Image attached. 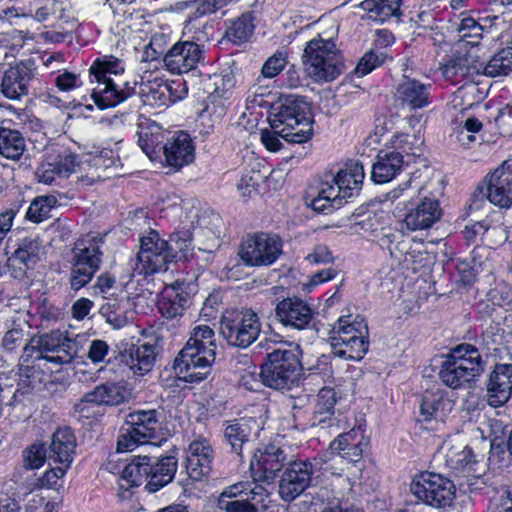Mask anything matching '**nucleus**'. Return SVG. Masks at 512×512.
Listing matches in <instances>:
<instances>
[{"label": "nucleus", "instance_id": "26", "mask_svg": "<svg viewBox=\"0 0 512 512\" xmlns=\"http://www.w3.org/2000/svg\"><path fill=\"white\" fill-rule=\"evenodd\" d=\"M512 396V364H496L486 384L487 402L492 407H500Z\"/></svg>", "mask_w": 512, "mask_h": 512}, {"label": "nucleus", "instance_id": "12", "mask_svg": "<svg viewBox=\"0 0 512 512\" xmlns=\"http://www.w3.org/2000/svg\"><path fill=\"white\" fill-rule=\"evenodd\" d=\"M410 491L418 502L436 509L450 507L456 496V487L450 479L428 471L413 477Z\"/></svg>", "mask_w": 512, "mask_h": 512}, {"label": "nucleus", "instance_id": "37", "mask_svg": "<svg viewBox=\"0 0 512 512\" xmlns=\"http://www.w3.org/2000/svg\"><path fill=\"white\" fill-rule=\"evenodd\" d=\"M178 461L174 456H165L160 459L152 457V471L150 480L145 489L154 493L172 482L177 471Z\"/></svg>", "mask_w": 512, "mask_h": 512}, {"label": "nucleus", "instance_id": "33", "mask_svg": "<svg viewBox=\"0 0 512 512\" xmlns=\"http://www.w3.org/2000/svg\"><path fill=\"white\" fill-rule=\"evenodd\" d=\"M76 438L68 427L57 429L51 439L48 450L49 464L64 465L70 467L74 459Z\"/></svg>", "mask_w": 512, "mask_h": 512}, {"label": "nucleus", "instance_id": "55", "mask_svg": "<svg viewBox=\"0 0 512 512\" xmlns=\"http://www.w3.org/2000/svg\"><path fill=\"white\" fill-rule=\"evenodd\" d=\"M287 64V52L278 50L263 64L261 74L264 78H274Z\"/></svg>", "mask_w": 512, "mask_h": 512}, {"label": "nucleus", "instance_id": "43", "mask_svg": "<svg viewBox=\"0 0 512 512\" xmlns=\"http://www.w3.org/2000/svg\"><path fill=\"white\" fill-rule=\"evenodd\" d=\"M477 75L503 77L512 72V48L502 49L484 63L476 58Z\"/></svg>", "mask_w": 512, "mask_h": 512}, {"label": "nucleus", "instance_id": "16", "mask_svg": "<svg viewBox=\"0 0 512 512\" xmlns=\"http://www.w3.org/2000/svg\"><path fill=\"white\" fill-rule=\"evenodd\" d=\"M204 40V33L198 32L191 41L175 43L163 57L166 69L172 73L182 74L195 71L200 64L204 65L205 51L200 44Z\"/></svg>", "mask_w": 512, "mask_h": 512}, {"label": "nucleus", "instance_id": "19", "mask_svg": "<svg viewBox=\"0 0 512 512\" xmlns=\"http://www.w3.org/2000/svg\"><path fill=\"white\" fill-rule=\"evenodd\" d=\"M214 450L210 441L201 436H196L186 450V472L191 480L200 481L212 471Z\"/></svg>", "mask_w": 512, "mask_h": 512}, {"label": "nucleus", "instance_id": "63", "mask_svg": "<svg viewBox=\"0 0 512 512\" xmlns=\"http://www.w3.org/2000/svg\"><path fill=\"white\" fill-rule=\"evenodd\" d=\"M261 179L260 172L250 171L247 174H243L237 184V189L243 197H250Z\"/></svg>", "mask_w": 512, "mask_h": 512}, {"label": "nucleus", "instance_id": "17", "mask_svg": "<svg viewBox=\"0 0 512 512\" xmlns=\"http://www.w3.org/2000/svg\"><path fill=\"white\" fill-rule=\"evenodd\" d=\"M314 464L306 460H290L279 481V496L285 502H292L300 496L312 482Z\"/></svg>", "mask_w": 512, "mask_h": 512}, {"label": "nucleus", "instance_id": "6", "mask_svg": "<svg viewBox=\"0 0 512 512\" xmlns=\"http://www.w3.org/2000/svg\"><path fill=\"white\" fill-rule=\"evenodd\" d=\"M484 371V361L477 347L462 343L450 350L439 372L441 381L452 389L474 382Z\"/></svg>", "mask_w": 512, "mask_h": 512}, {"label": "nucleus", "instance_id": "51", "mask_svg": "<svg viewBox=\"0 0 512 512\" xmlns=\"http://www.w3.org/2000/svg\"><path fill=\"white\" fill-rule=\"evenodd\" d=\"M159 130L158 125L153 124L146 128H141L138 132V144L149 157H151L153 153L162 150L160 149L162 146H160L161 133Z\"/></svg>", "mask_w": 512, "mask_h": 512}, {"label": "nucleus", "instance_id": "45", "mask_svg": "<svg viewBox=\"0 0 512 512\" xmlns=\"http://www.w3.org/2000/svg\"><path fill=\"white\" fill-rule=\"evenodd\" d=\"M235 83V77L231 71H223L210 75L206 89L210 95L209 98L211 102L214 103L218 99H230Z\"/></svg>", "mask_w": 512, "mask_h": 512}, {"label": "nucleus", "instance_id": "35", "mask_svg": "<svg viewBox=\"0 0 512 512\" xmlns=\"http://www.w3.org/2000/svg\"><path fill=\"white\" fill-rule=\"evenodd\" d=\"M16 126L10 119L0 122V155L13 161L19 160L26 150V139Z\"/></svg>", "mask_w": 512, "mask_h": 512}, {"label": "nucleus", "instance_id": "50", "mask_svg": "<svg viewBox=\"0 0 512 512\" xmlns=\"http://www.w3.org/2000/svg\"><path fill=\"white\" fill-rule=\"evenodd\" d=\"M57 199L52 195L36 197L26 211V218L34 223H40L49 217Z\"/></svg>", "mask_w": 512, "mask_h": 512}, {"label": "nucleus", "instance_id": "39", "mask_svg": "<svg viewBox=\"0 0 512 512\" xmlns=\"http://www.w3.org/2000/svg\"><path fill=\"white\" fill-rule=\"evenodd\" d=\"M404 163V156L400 152L380 153L372 165L371 179L378 184L389 182L400 172Z\"/></svg>", "mask_w": 512, "mask_h": 512}, {"label": "nucleus", "instance_id": "4", "mask_svg": "<svg viewBox=\"0 0 512 512\" xmlns=\"http://www.w3.org/2000/svg\"><path fill=\"white\" fill-rule=\"evenodd\" d=\"M365 177L364 166L358 160L345 164L330 181H322L318 194L311 201L313 210L330 213L340 208L351 197L358 195Z\"/></svg>", "mask_w": 512, "mask_h": 512}, {"label": "nucleus", "instance_id": "8", "mask_svg": "<svg viewBox=\"0 0 512 512\" xmlns=\"http://www.w3.org/2000/svg\"><path fill=\"white\" fill-rule=\"evenodd\" d=\"M303 367L298 355L290 349L278 348L267 354L261 365L262 383L275 390H290L298 385Z\"/></svg>", "mask_w": 512, "mask_h": 512}, {"label": "nucleus", "instance_id": "3", "mask_svg": "<svg viewBox=\"0 0 512 512\" xmlns=\"http://www.w3.org/2000/svg\"><path fill=\"white\" fill-rule=\"evenodd\" d=\"M338 28L331 32L319 33L306 43L302 62L306 74L315 82H331L346 69L341 51L337 48L334 36Z\"/></svg>", "mask_w": 512, "mask_h": 512}, {"label": "nucleus", "instance_id": "34", "mask_svg": "<svg viewBox=\"0 0 512 512\" xmlns=\"http://www.w3.org/2000/svg\"><path fill=\"white\" fill-rule=\"evenodd\" d=\"M250 496L238 500H225L218 497L217 507L223 512H259L267 508L268 490L261 484H254Z\"/></svg>", "mask_w": 512, "mask_h": 512}, {"label": "nucleus", "instance_id": "28", "mask_svg": "<svg viewBox=\"0 0 512 512\" xmlns=\"http://www.w3.org/2000/svg\"><path fill=\"white\" fill-rule=\"evenodd\" d=\"M189 284L184 281H175L164 288L158 303L159 312L166 319L182 317L184 311L191 305Z\"/></svg>", "mask_w": 512, "mask_h": 512}, {"label": "nucleus", "instance_id": "13", "mask_svg": "<svg viewBox=\"0 0 512 512\" xmlns=\"http://www.w3.org/2000/svg\"><path fill=\"white\" fill-rule=\"evenodd\" d=\"M171 263L166 240L159 233L151 230L140 238V250L136 257L129 262L132 276H148L158 272H165Z\"/></svg>", "mask_w": 512, "mask_h": 512}, {"label": "nucleus", "instance_id": "54", "mask_svg": "<svg viewBox=\"0 0 512 512\" xmlns=\"http://www.w3.org/2000/svg\"><path fill=\"white\" fill-rule=\"evenodd\" d=\"M24 203L23 198L11 202L0 212V245L10 232L16 215L21 210Z\"/></svg>", "mask_w": 512, "mask_h": 512}, {"label": "nucleus", "instance_id": "18", "mask_svg": "<svg viewBox=\"0 0 512 512\" xmlns=\"http://www.w3.org/2000/svg\"><path fill=\"white\" fill-rule=\"evenodd\" d=\"M290 460L286 450L274 444L259 448L250 461L252 477L255 481L271 482Z\"/></svg>", "mask_w": 512, "mask_h": 512}, {"label": "nucleus", "instance_id": "40", "mask_svg": "<svg viewBox=\"0 0 512 512\" xmlns=\"http://www.w3.org/2000/svg\"><path fill=\"white\" fill-rule=\"evenodd\" d=\"M251 432V427L245 419L226 422L222 431L224 440L230 446L231 452L240 458L243 457V450L250 442Z\"/></svg>", "mask_w": 512, "mask_h": 512}, {"label": "nucleus", "instance_id": "48", "mask_svg": "<svg viewBox=\"0 0 512 512\" xmlns=\"http://www.w3.org/2000/svg\"><path fill=\"white\" fill-rule=\"evenodd\" d=\"M254 28L252 16L250 14H243L232 22L226 31V36L232 43L241 44L249 40Z\"/></svg>", "mask_w": 512, "mask_h": 512}, {"label": "nucleus", "instance_id": "24", "mask_svg": "<svg viewBox=\"0 0 512 512\" xmlns=\"http://www.w3.org/2000/svg\"><path fill=\"white\" fill-rule=\"evenodd\" d=\"M431 88L430 83L404 76L395 88V103L410 111L427 107L430 104Z\"/></svg>", "mask_w": 512, "mask_h": 512}, {"label": "nucleus", "instance_id": "32", "mask_svg": "<svg viewBox=\"0 0 512 512\" xmlns=\"http://www.w3.org/2000/svg\"><path fill=\"white\" fill-rule=\"evenodd\" d=\"M152 471V457L134 456L125 466L121 475L120 492L118 496L121 499L130 497V487H138L145 481L150 480Z\"/></svg>", "mask_w": 512, "mask_h": 512}, {"label": "nucleus", "instance_id": "42", "mask_svg": "<svg viewBox=\"0 0 512 512\" xmlns=\"http://www.w3.org/2000/svg\"><path fill=\"white\" fill-rule=\"evenodd\" d=\"M445 463L456 474L470 472L471 466L475 463L473 451L462 443L448 442L446 443Z\"/></svg>", "mask_w": 512, "mask_h": 512}, {"label": "nucleus", "instance_id": "30", "mask_svg": "<svg viewBox=\"0 0 512 512\" xmlns=\"http://www.w3.org/2000/svg\"><path fill=\"white\" fill-rule=\"evenodd\" d=\"M336 402L335 390L329 387L322 388L317 394L315 410L310 420L311 426L335 429L336 431L343 428L345 420L341 418V414L335 416L334 413Z\"/></svg>", "mask_w": 512, "mask_h": 512}, {"label": "nucleus", "instance_id": "62", "mask_svg": "<svg viewBox=\"0 0 512 512\" xmlns=\"http://www.w3.org/2000/svg\"><path fill=\"white\" fill-rule=\"evenodd\" d=\"M255 483L238 482L226 487L219 497H224L225 500H238L250 496V490H253Z\"/></svg>", "mask_w": 512, "mask_h": 512}, {"label": "nucleus", "instance_id": "15", "mask_svg": "<svg viewBox=\"0 0 512 512\" xmlns=\"http://www.w3.org/2000/svg\"><path fill=\"white\" fill-rule=\"evenodd\" d=\"M283 252V240L276 233L248 234L239 247V256L248 266L266 267L274 264Z\"/></svg>", "mask_w": 512, "mask_h": 512}, {"label": "nucleus", "instance_id": "22", "mask_svg": "<svg viewBox=\"0 0 512 512\" xmlns=\"http://www.w3.org/2000/svg\"><path fill=\"white\" fill-rule=\"evenodd\" d=\"M487 199L499 208L512 204V159L504 161L489 176L485 188Z\"/></svg>", "mask_w": 512, "mask_h": 512}, {"label": "nucleus", "instance_id": "7", "mask_svg": "<svg viewBox=\"0 0 512 512\" xmlns=\"http://www.w3.org/2000/svg\"><path fill=\"white\" fill-rule=\"evenodd\" d=\"M367 323L359 316H342L330 336L331 352L343 360L360 361L369 349Z\"/></svg>", "mask_w": 512, "mask_h": 512}, {"label": "nucleus", "instance_id": "23", "mask_svg": "<svg viewBox=\"0 0 512 512\" xmlns=\"http://www.w3.org/2000/svg\"><path fill=\"white\" fill-rule=\"evenodd\" d=\"M159 349L156 344L144 342L132 344L119 353V361L134 375L143 376L155 365Z\"/></svg>", "mask_w": 512, "mask_h": 512}, {"label": "nucleus", "instance_id": "25", "mask_svg": "<svg viewBox=\"0 0 512 512\" xmlns=\"http://www.w3.org/2000/svg\"><path fill=\"white\" fill-rule=\"evenodd\" d=\"M369 446V438L364 430L358 426L350 431L338 435L330 444L332 453L338 455L348 463L359 462Z\"/></svg>", "mask_w": 512, "mask_h": 512}, {"label": "nucleus", "instance_id": "20", "mask_svg": "<svg viewBox=\"0 0 512 512\" xmlns=\"http://www.w3.org/2000/svg\"><path fill=\"white\" fill-rule=\"evenodd\" d=\"M275 318L285 327L306 329L314 319V310L299 297H287L278 301L274 308Z\"/></svg>", "mask_w": 512, "mask_h": 512}, {"label": "nucleus", "instance_id": "27", "mask_svg": "<svg viewBox=\"0 0 512 512\" xmlns=\"http://www.w3.org/2000/svg\"><path fill=\"white\" fill-rule=\"evenodd\" d=\"M160 149L163 150L166 164L177 170L189 165L195 158L193 140L184 131H178L167 138Z\"/></svg>", "mask_w": 512, "mask_h": 512}, {"label": "nucleus", "instance_id": "5", "mask_svg": "<svg viewBox=\"0 0 512 512\" xmlns=\"http://www.w3.org/2000/svg\"><path fill=\"white\" fill-rule=\"evenodd\" d=\"M273 129L281 128L283 139L290 143H304L312 137L310 106L302 98L287 97L269 115Z\"/></svg>", "mask_w": 512, "mask_h": 512}, {"label": "nucleus", "instance_id": "58", "mask_svg": "<svg viewBox=\"0 0 512 512\" xmlns=\"http://www.w3.org/2000/svg\"><path fill=\"white\" fill-rule=\"evenodd\" d=\"M51 161L55 164V167L58 168V173H60L62 177H68L76 166V156L67 150L57 154Z\"/></svg>", "mask_w": 512, "mask_h": 512}, {"label": "nucleus", "instance_id": "11", "mask_svg": "<svg viewBox=\"0 0 512 512\" xmlns=\"http://www.w3.org/2000/svg\"><path fill=\"white\" fill-rule=\"evenodd\" d=\"M261 326L251 309L226 311L220 320V333L230 346L245 349L258 339Z\"/></svg>", "mask_w": 512, "mask_h": 512}, {"label": "nucleus", "instance_id": "9", "mask_svg": "<svg viewBox=\"0 0 512 512\" xmlns=\"http://www.w3.org/2000/svg\"><path fill=\"white\" fill-rule=\"evenodd\" d=\"M77 352L76 341L60 330L34 336L24 347L27 356L35 355V361H45L54 367L71 363Z\"/></svg>", "mask_w": 512, "mask_h": 512}, {"label": "nucleus", "instance_id": "41", "mask_svg": "<svg viewBox=\"0 0 512 512\" xmlns=\"http://www.w3.org/2000/svg\"><path fill=\"white\" fill-rule=\"evenodd\" d=\"M43 247L38 236H27L19 239L17 248L9 258L13 264H21L27 268L40 261Z\"/></svg>", "mask_w": 512, "mask_h": 512}, {"label": "nucleus", "instance_id": "14", "mask_svg": "<svg viewBox=\"0 0 512 512\" xmlns=\"http://www.w3.org/2000/svg\"><path fill=\"white\" fill-rule=\"evenodd\" d=\"M102 242L101 238L87 236L75 243L72 249L71 289L80 290L99 270L103 254Z\"/></svg>", "mask_w": 512, "mask_h": 512}, {"label": "nucleus", "instance_id": "60", "mask_svg": "<svg viewBox=\"0 0 512 512\" xmlns=\"http://www.w3.org/2000/svg\"><path fill=\"white\" fill-rule=\"evenodd\" d=\"M281 128L262 129L260 131V140L264 147L270 152H278L282 148L280 137L283 138L284 133H280Z\"/></svg>", "mask_w": 512, "mask_h": 512}, {"label": "nucleus", "instance_id": "61", "mask_svg": "<svg viewBox=\"0 0 512 512\" xmlns=\"http://www.w3.org/2000/svg\"><path fill=\"white\" fill-rule=\"evenodd\" d=\"M460 33V37L479 39L482 37L483 27L474 18L465 17L463 18L457 28Z\"/></svg>", "mask_w": 512, "mask_h": 512}, {"label": "nucleus", "instance_id": "31", "mask_svg": "<svg viewBox=\"0 0 512 512\" xmlns=\"http://www.w3.org/2000/svg\"><path fill=\"white\" fill-rule=\"evenodd\" d=\"M453 407L454 401L448 397L445 390H426L421 398L418 421H443Z\"/></svg>", "mask_w": 512, "mask_h": 512}, {"label": "nucleus", "instance_id": "56", "mask_svg": "<svg viewBox=\"0 0 512 512\" xmlns=\"http://www.w3.org/2000/svg\"><path fill=\"white\" fill-rule=\"evenodd\" d=\"M28 3H32L34 7L32 15L28 17L38 22H45L50 15L55 13V7L58 2L57 0H30Z\"/></svg>", "mask_w": 512, "mask_h": 512}, {"label": "nucleus", "instance_id": "36", "mask_svg": "<svg viewBox=\"0 0 512 512\" xmlns=\"http://www.w3.org/2000/svg\"><path fill=\"white\" fill-rule=\"evenodd\" d=\"M443 77L457 84L465 78H473L477 75L476 56L472 53L456 55L440 68Z\"/></svg>", "mask_w": 512, "mask_h": 512}, {"label": "nucleus", "instance_id": "47", "mask_svg": "<svg viewBox=\"0 0 512 512\" xmlns=\"http://www.w3.org/2000/svg\"><path fill=\"white\" fill-rule=\"evenodd\" d=\"M171 262L187 259L193 251L192 233L188 229H182L170 235L166 240Z\"/></svg>", "mask_w": 512, "mask_h": 512}, {"label": "nucleus", "instance_id": "2", "mask_svg": "<svg viewBox=\"0 0 512 512\" xmlns=\"http://www.w3.org/2000/svg\"><path fill=\"white\" fill-rule=\"evenodd\" d=\"M216 339L213 329L199 325L193 329L186 345L174 361V366L186 382L198 383L209 374L216 356Z\"/></svg>", "mask_w": 512, "mask_h": 512}, {"label": "nucleus", "instance_id": "10", "mask_svg": "<svg viewBox=\"0 0 512 512\" xmlns=\"http://www.w3.org/2000/svg\"><path fill=\"white\" fill-rule=\"evenodd\" d=\"M162 424L160 413L155 409L136 410L129 413L117 440V451H133L139 445L157 438Z\"/></svg>", "mask_w": 512, "mask_h": 512}, {"label": "nucleus", "instance_id": "1", "mask_svg": "<svg viewBox=\"0 0 512 512\" xmlns=\"http://www.w3.org/2000/svg\"><path fill=\"white\" fill-rule=\"evenodd\" d=\"M89 73L97 82L91 98L101 110L114 107L136 94L137 82L125 79L122 61L112 55L94 60Z\"/></svg>", "mask_w": 512, "mask_h": 512}, {"label": "nucleus", "instance_id": "29", "mask_svg": "<svg viewBox=\"0 0 512 512\" xmlns=\"http://www.w3.org/2000/svg\"><path fill=\"white\" fill-rule=\"evenodd\" d=\"M439 201L434 196H425L404 216L403 223L411 231L431 228L441 217Z\"/></svg>", "mask_w": 512, "mask_h": 512}, {"label": "nucleus", "instance_id": "64", "mask_svg": "<svg viewBox=\"0 0 512 512\" xmlns=\"http://www.w3.org/2000/svg\"><path fill=\"white\" fill-rule=\"evenodd\" d=\"M55 84L61 91H70L81 86L82 82L78 74L65 70L56 76Z\"/></svg>", "mask_w": 512, "mask_h": 512}, {"label": "nucleus", "instance_id": "52", "mask_svg": "<svg viewBox=\"0 0 512 512\" xmlns=\"http://www.w3.org/2000/svg\"><path fill=\"white\" fill-rule=\"evenodd\" d=\"M387 58L386 52L382 48L371 49L365 53L355 68L358 76H365L373 69L381 66Z\"/></svg>", "mask_w": 512, "mask_h": 512}, {"label": "nucleus", "instance_id": "57", "mask_svg": "<svg viewBox=\"0 0 512 512\" xmlns=\"http://www.w3.org/2000/svg\"><path fill=\"white\" fill-rule=\"evenodd\" d=\"M110 351L108 343L101 339H94L90 342L87 350V358L94 364L98 365L106 360Z\"/></svg>", "mask_w": 512, "mask_h": 512}, {"label": "nucleus", "instance_id": "38", "mask_svg": "<svg viewBox=\"0 0 512 512\" xmlns=\"http://www.w3.org/2000/svg\"><path fill=\"white\" fill-rule=\"evenodd\" d=\"M126 399L124 386L116 382H106L85 393L82 402L94 405L117 406Z\"/></svg>", "mask_w": 512, "mask_h": 512}, {"label": "nucleus", "instance_id": "21", "mask_svg": "<svg viewBox=\"0 0 512 512\" xmlns=\"http://www.w3.org/2000/svg\"><path fill=\"white\" fill-rule=\"evenodd\" d=\"M34 63L20 61L7 68L0 84L1 94L9 100H20L29 93V83L34 78Z\"/></svg>", "mask_w": 512, "mask_h": 512}, {"label": "nucleus", "instance_id": "59", "mask_svg": "<svg viewBox=\"0 0 512 512\" xmlns=\"http://www.w3.org/2000/svg\"><path fill=\"white\" fill-rule=\"evenodd\" d=\"M116 307V300L108 301L100 308V313L106 318L107 322L114 328H121L127 323V318L123 311H112Z\"/></svg>", "mask_w": 512, "mask_h": 512}, {"label": "nucleus", "instance_id": "46", "mask_svg": "<svg viewBox=\"0 0 512 512\" xmlns=\"http://www.w3.org/2000/svg\"><path fill=\"white\" fill-rule=\"evenodd\" d=\"M391 142L396 152L404 156L407 164L423 153L424 139L419 134L398 133L393 136Z\"/></svg>", "mask_w": 512, "mask_h": 512}, {"label": "nucleus", "instance_id": "44", "mask_svg": "<svg viewBox=\"0 0 512 512\" xmlns=\"http://www.w3.org/2000/svg\"><path fill=\"white\" fill-rule=\"evenodd\" d=\"M401 2L402 0H364L360 7L368 13L371 20L383 23L400 16Z\"/></svg>", "mask_w": 512, "mask_h": 512}, {"label": "nucleus", "instance_id": "53", "mask_svg": "<svg viewBox=\"0 0 512 512\" xmlns=\"http://www.w3.org/2000/svg\"><path fill=\"white\" fill-rule=\"evenodd\" d=\"M48 459V450L43 443H33L23 451V462L26 469H38Z\"/></svg>", "mask_w": 512, "mask_h": 512}, {"label": "nucleus", "instance_id": "49", "mask_svg": "<svg viewBox=\"0 0 512 512\" xmlns=\"http://www.w3.org/2000/svg\"><path fill=\"white\" fill-rule=\"evenodd\" d=\"M146 97L149 104L162 107L169 106L170 104L183 99V94H173V85L162 82L149 87L148 92H146Z\"/></svg>", "mask_w": 512, "mask_h": 512}]
</instances>
